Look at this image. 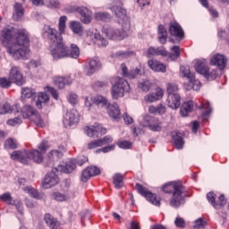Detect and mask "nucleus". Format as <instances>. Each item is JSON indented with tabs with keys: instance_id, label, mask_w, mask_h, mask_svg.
<instances>
[{
	"instance_id": "10",
	"label": "nucleus",
	"mask_w": 229,
	"mask_h": 229,
	"mask_svg": "<svg viewBox=\"0 0 229 229\" xmlns=\"http://www.w3.org/2000/svg\"><path fill=\"white\" fill-rule=\"evenodd\" d=\"M78 123H80V113H78V110L71 109L64 115L63 123L64 128L76 126Z\"/></svg>"
},
{
	"instance_id": "59",
	"label": "nucleus",
	"mask_w": 229,
	"mask_h": 229,
	"mask_svg": "<svg viewBox=\"0 0 229 229\" xmlns=\"http://www.w3.org/2000/svg\"><path fill=\"white\" fill-rule=\"evenodd\" d=\"M100 140V146H106V144H112V142H114V138H112V136H105L102 139H99Z\"/></svg>"
},
{
	"instance_id": "6",
	"label": "nucleus",
	"mask_w": 229,
	"mask_h": 229,
	"mask_svg": "<svg viewBox=\"0 0 229 229\" xmlns=\"http://www.w3.org/2000/svg\"><path fill=\"white\" fill-rule=\"evenodd\" d=\"M130 92V84L126 80L121 77L114 79V85L111 89V96L113 99H119V98H124V94Z\"/></svg>"
},
{
	"instance_id": "48",
	"label": "nucleus",
	"mask_w": 229,
	"mask_h": 229,
	"mask_svg": "<svg viewBox=\"0 0 229 229\" xmlns=\"http://www.w3.org/2000/svg\"><path fill=\"white\" fill-rule=\"evenodd\" d=\"M139 89H141L143 92H149L151 89V82L148 80L141 81L138 83Z\"/></svg>"
},
{
	"instance_id": "49",
	"label": "nucleus",
	"mask_w": 229,
	"mask_h": 229,
	"mask_svg": "<svg viewBox=\"0 0 229 229\" xmlns=\"http://www.w3.org/2000/svg\"><path fill=\"white\" fill-rule=\"evenodd\" d=\"M117 146L121 148V149H131V146H133V143L126 140H122L117 142Z\"/></svg>"
},
{
	"instance_id": "46",
	"label": "nucleus",
	"mask_w": 229,
	"mask_h": 229,
	"mask_svg": "<svg viewBox=\"0 0 229 229\" xmlns=\"http://www.w3.org/2000/svg\"><path fill=\"white\" fill-rule=\"evenodd\" d=\"M14 12L17 15L16 21H21V17L24 15V8H22V4L20 3H15Z\"/></svg>"
},
{
	"instance_id": "53",
	"label": "nucleus",
	"mask_w": 229,
	"mask_h": 229,
	"mask_svg": "<svg viewBox=\"0 0 229 229\" xmlns=\"http://www.w3.org/2000/svg\"><path fill=\"white\" fill-rule=\"evenodd\" d=\"M35 94V91L30 88H22L21 89V98H30L31 96Z\"/></svg>"
},
{
	"instance_id": "34",
	"label": "nucleus",
	"mask_w": 229,
	"mask_h": 229,
	"mask_svg": "<svg viewBox=\"0 0 229 229\" xmlns=\"http://www.w3.org/2000/svg\"><path fill=\"white\" fill-rule=\"evenodd\" d=\"M189 83L186 86L188 90H199L201 89V82L196 80V75H193L191 80H188Z\"/></svg>"
},
{
	"instance_id": "62",
	"label": "nucleus",
	"mask_w": 229,
	"mask_h": 229,
	"mask_svg": "<svg viewBox=\"0 0 229 229\" xmlns=\"http://www.w3.org/2000/svg\"><path fill=\"white\" fill-rule=\"evenodd\" d=\"M194 229H204L205 228V221L201 218H199L195 221V225L193 226Z\"/></svg>"
},
{
	"instance_id": "4",
	"label": "nucleus",
	"mask_w": 229,
	"mask_h": 229,
	"mask_svg": "<svg viewBox=\"0 0 229 229\" xmlns=\"http://www.w3.org/2000/svg\"><path fill=\"white\" fill-rule=\"evenodd\" d=\"M163 191L166 194L173 192V197L170 200L171 207L174 208H179L183 203H185V198L187 196V190L183 184L180 182H172L163 186Z\"/></svg>"
},
{
	"instance_id": "56",
	"label": "nucleus",
	"mask_w": 229,
	"mask_h": 229,
	"mask_svg": "<svg viewBox=\"0 0 229 229\" xmlns=\"http://www.w3.org/2000/svg\"><path fill=\"white\" fill-rule=\"evenodd\" d=\"M88 171L89 172L90 176H98V174H101V170L98 166H88Z\"/></svg>"
},
{
	"instance_id": "27",
	"label": "nucleus",
	"mask_w": 229,
	"mask_h": 229,
	"mask_svg": "<svg viewBox=\"0 0 229 229\" xmlns=\"http://www.w3.org/2000/svg\"><path fill=\"white\" fill-rule=\"evenodd\" d=\"M19 112V106H10L8 103L0 104V114H18Z\"/></svg>"
},
{
	"instance_id": "40",
	"label": "nucleus",
	"mask_w": 229,
	"mask_h": 229,
	"mask_svg": "<svg viewBox=\"0 0 229 229\" xmlns=\"http://www.w3.org/2000/svg\"><path fill=\"white\" fill-rule=\"evenodd\" d=\"M170 51L172 53H168V58L172 60L173 62L178 60L180 58V47L179 46H174L170 48Z\"/></svg>"
},
{
	"instance_id": "11",
	"label": "nucleus",
	"mask_w": 229,
	"mask_h": 229,
	"mask_svg": "<svg viewBox=\"0 0 229 229\" xmlns=\"http://www.w3.org/2000/svg\"><path fill=\"white\" fill-rule=\"evenodd\" d=\"M58 169L53 168L51 172L47 173L42 182V187L44 189H51V187H55L60 182L58 178V174L56 173Z\"/></svg>"
},
{
	"instance_id": "2",
	"label": "nucleus",
	"mask_w": 229,
	"mask_h": 229,
	"mask_svg": "<svg viewBox=\"0 0 229 229\" xmlns=\"http://www.w3.org/2000/svg\"><path fill=\"white\" fill-rule=\"evenodd\" d=\"M2 37L4 40L13 41V44L7 47V53L14 60H28L30 56V33L28 30L22 29L16 33L15 30L5 29L2 32Z\"/></svg>"
},
{
	"instance_id": "41",
	"label": "nucleus",
	"mask_w": 229,
	"mask_h": 229,
	"mask_svg": "<svg viewBox=\"0 0 229 229\" xmlns=\"http://www.w3.org/2000/svg\"><path fill=\"white\" fill-rule=\"evenodd\" d=\"M93 103L95 105H98V106H108V99L106 98L101 96V95H97L93 98Z\"/></svg>"
},
{
	"instance_id": "28",
	"label": "nucleus",
	"mask_w": 229,
	"mask_h": 229,
	"mask_svg": "<svg viewBox=\"0 0 229 229\" xmlns=\"http://www.w3.org/2000/svg\"><path fill=\"white\" fill-rule=\"evenodd\" d=\"M76 159H71L65 164V165H59L58 169H60L62 173L69 174L76 169Z\"/></svg>"
},
{
	"instance_id": "33",
	"label": "nucleus",
	"mask_w": 229,
	"mask_h": 229,
	"mask_svg": "<svg viewBox=\"0 0 229 229\" xmlns=\"http://www.w3.org/2000/svg\"><path fill=\"white\" fill-rule=\"evenodd\" d=\"M148 112L154 115H164V114H165V106L162 104H159L157 106H148Z\"/></svg>"
},
{
	"instance_id": "21",
	"label": "nucleus",
	"mask_w": 229,
	"mask_h": 229,
	"mask_svg": "<svg viewBox=\"0 0 229 229\" xmlns=\"http://www.w3.org/2000/svg\"><path fill=\"white\" fill-rule=\"evenodd\" d=\"M106 110L109 117L112 119H114L115 121L121 119V109H119L117 103L108 104Z\"/></svg>"
},
{
	"instance_id": "14",
	"label": "nucleus",
	"mask_w": 229,
	"mask_h": 229,
	"mask_svg": "<svg viewBox=\"0 0 229 229\" xmlns=\"http://www.w3.org/2000/svg\"><path fill=\"white\" fill-rule=\"evenodd\" d=\"M122 74L123 78H129V80H135L139 75L142 74L143 69L142 66H138L134 70L128 71V67L126 64H121Z\"/></svg>"
},
{
	"instance_id": "47",
	"label": "nucleus",
	"mask_w": 229,
	"mask_h": 229,
	"mask_svg": "<svg viewBox=\"0 0 229 229\" xmlns=\"http://www.w3.org/2000/svg\"><path fill=\"white\" fill-rule=\"evenodd\" d=\"M0 201H3L7 205H13V199L12 198V194L10 192H5L0 195Z\"/></svg>"
},
{
	"instance_id": "38",
	"label": "nucleus",
	"mask_w": 229,
	"mask_h": 229,
	"mask_svg": "<svg viewBox=\"0 0 229 229\" xmlns=\"http://www.w3.org/2000/svg\"><path fill=\"white\" fill-rule=\"evenodd\" d=\"M158 40L160 44H165L167 42V30L164 25L158 26Z\"/></svg>"
},
{
	"instance_id": "52",
	"label": "nucleus",
	"mask_w": 229,
	"mask_h": 229,
	"mask_svg": "<svg viewBox=\"0 0 229 229\" xmlns=\"http://www.w3.org/2000/svg\"><path fill=\"white\" fill-rule=\"evenodd\" d=\"M38 149H39V153H46L47 149H49V142L47 140H43L38 145Z\"/></svg>"
},
{
	"instance_id": "44",
	"label": "nucleus",
	"mask_w": 229,
	"mask_h": 229,
	"mask_svg": "<svg viewBox=\"0 0 229 229\" xmlns=\"http://www.w3.org/2000/svg\"><path fill=\"white\" fill-rule=\"evenodd\" d=\"M48 101H49V96L46 93H41L38 97L36 106H38V108H42V103H47Z\"/></svg>"
},
{
	"instance_id": "16",
	"label": "nucleus",
	"mask_w": 229,
	"mask_h": 229,
	"mask_svg": "<svg viewBox=\"0 0 229 229\" xmlns=\"http://www.w3.org/2000/svg\"><path fill=\"white\" fill-rule=\"evenodd\" d=\"M86 133L88 137H99V135H105L106 133V128H104L103 125L96 123L92 128L86 127Z\"/></svg>"
},
{
	"instance_id": "18",
	"label": "nucleus",
	"mask_w": 229,
	"mask_h": 229,
	"mask_svg": "<svg viewBox=\"0 0 229 229\" xmlns=\"http://www.w3.org/2000/svg\"><path fill=\"white\" fill-rule=\"evenodd\" d=\"M169 33L172 37H176L177 38H183V29L176 21H171L169 24Z\"/></svg>"
},
{
	"instance_id": "7",
	"label": "nucleus",
	"mask_w": 229,
	"mask_h": 229,
	"mask_svg": "<svg viewBox=\"0 0 229 229\" xmlns=\"http://www.w3.org/2000/svg\"><path fill=\"white\" fill-rule=\"evenodd\" d=\"M196 72L201 74L206 80H216L219 76L217 70H209L205 60H198L194 65Z\"/></svg>"
},
{
	"instance_id": "20",
	"label": "nucleus",
	"mask_w": 229,
	"mask_h": 229,
	"mask_svg": "<svg viewBox=\"0 0 229 229\" xmlns=\"http://www.w3.org/2000/svg\"><path fill=\"white\" fill-rule=\"evenodd\" d=\"M148 65L154 72H166L167 71V66L157 60H148Z\"/></svg>"
},
{
	"instance_id": "12",
	"label": "nucleus",
	"mask_w": 229,
	"mask_h": 229,
	"mask_svg": "<svg viewBox=\"0 0 229 229\" xmlns=\"http://www.w3.org/2000/svg\"><path fill=\"white\" fill-rule=\"evenodd\" d=\"M9 80L12 83H15L18 87H22L23 83H26L24 77L21 72V68L17 66H13L9 72Z\"/></svg>"
},
{
	"instance_id": "55",
	"label": "nucleus",
	"mask_w": 229,
	"mask_h": 229,
	"mask_svg": "<svg viewBox=\"0 0 229 229\" xmlns=\"http://www.w3.org/2000/svg\"><path fill=\"white\" fill-rule=\"evenodd\" d=\"M95 19L97 21H106L107 19H110V14H108L106 13H96Z\"/></svg>"
},
{
	"instance_id": "58",
	"label": "nucleus",
	"mask_w": 229,
	"mask_h": 229,
	"mask_svg": "<svg viewBox=\"0 0 229 229\" xmlns=\"http://www.w3.org/2000/svg\"><path fill=\"white\" fill-rule=\"evenodd\" d=\"M90 178H92V175H90L89 169L88 168L84 169L83 172L81 173V182L85 183L89 182Z\"/></svg>"
},
{
	"instance_id": "24",
	"label": "nucleus",
	"mask_w": 229,
	"mask_h": 229,
	"mask_svg": "<svg viewBox=\"0 0 229 229\" xmlns=\"http://www.w3.org/2000/svg\"><path fill=\"white\" fill-rule=\"evenodd\" d=\"M53 81L55 86L59 89H65V85H71L72 83V79L70 77H54Z\"/></svg>"
},
{
	"instance_id": "45",
	"label": "nucleus",
	"mask_w": 229,
	"mask_h": 229,
	"mask_svg": "<svg viewBox=\"0 0 229 229\" xmlns=\"http://www.w3.org/2000/svg\"><path fill=\"white\" fill-rule=\"evenodd\" d=\"M180 89L178 88V84L174 83V82H169L166 85V92L168 94V96H171V94H178V90Z\"/></svg>"
},
{
	"instance_id": "5",
	"label": "nucleus",
	"mask_w": 229,
	"mask_h": 229,
	"mask_svg": "<svg viewBox=\"0 0 229 229\" xmlns=\"http://www.w3.org/2000/svg\"><path fill=\"white\" fill-rule=\"evenodd\" d=\"M12 160H17L21 164L28 165L30 160H33L36 164H42L44 162V154L38 149L32 150H14L11 153Z\"/></svg>"
},
{
	"instance_id": "64",
	"label": "nucleus",
	"mask_w": 229,
	"mask_h": 229,
	"mask_svg": "<svg viewBox=\"0 0 229 229\" xmlns=\"http://www.w3.org/2000/svg\"><path fill=\"white\" fill-rule=\"evenodd\" d=\"M68 101L69 103H71V105H76V103H78V95L74 93H70Z\"/></svg>"
},
{
	"instance_id": "9",
	"label": "nucleus",
	"mask_w": 229,
	"mask_h": 229,
	"mask_svg": "<svg viewBox=\"0 0 229 229\" xmlns=\"http://www.w3.org/2000/svg\"><path fill=\"white\" fill-rule=\"evenodd\" d=\"M136 191L139 192V194L146 198V199L152 205L160 207V198L148 191V189H146V187L142 186L140 183H136Z\"/></svg>"
},
{
	"instance_id": "50",
	"label": "nucleus",
	"mask_w": 229,
	"mask_h": 229,
	"mask_svg": "<svg viewBox=\"0 0 229 229\" xmlns=\"http://www.w3.org/2000/svg\"><path fill=\"white\" fill-rule=\"evenodd\" d=\"M0 87L1 89H10V87H12V81L10 78L7 79L6 77H1Z\"/></svg>"
},
{
	"instance_id": "32",
	"label": "nucleus",
	"mask_w": 229,
	"mask_h": 229,
	"mask_svg": "<svg viewBox=\"0 0 229 229\" xmlns=\"http://www.w3.org/2000/svg\"><path fill=\"white\" fill-rule=\"evenodd\" d=\"M47 157L50 161L49 165H53V162H56V160L62 158V157H64V153L61 150L53 149L48 153Z\"/></svg>"
},
{
	"instance_id": "35",
	"label": "nucleus",
	"mask_w": 229,
	"mask_h": 229,
	"mask_svg": "<svg viewBox=\"0 0 229 229\" xmlns=\"http://www.w3.org/2000/svg\"><path fill=\"white\" fill-rule=\"evenodd\" d=\"M70 29L73 33H75V35H79V37L83 35V26H81L80 21H72L70 23Z\"/></svg>"
},
{
	"instance_id": "26",
	"label": "nucleus",
	"mask_w": 229,
	"mask_h": 229,
	"mask_svg": "<svg viewBox=\"0 0 229 229\" xmlns=\"http://www.w3.org/2000/svg\"><path fill=\"white\" fill-rule=\"evenodd\" d=\"M192 110H194V101L192 100L186 101L181 106V109H180L181 115L182 117H187V115H189V114H191Z\"/></svg>"
},
{
	"instance_id": "43",
	"label": "nucleus",
	"mask_w": 229,
	"mask_h": 229,
	"mask_svg": "<svg viewBox=\"0 0 229 229\" xmlns=\"http://www.w3.org/2000/svg\"><path fill=\"white\" fill-rule=\"evenodd\" d=\"M19 143H17V140H13L12 138H8L4 143L5 149H17Z\"/></svg>"
},
{
	"instance_id": "30",
	"label": "nucleus",
	"mask_w": 229,
	"mask_h": 229,
	"mask_svg": "<svg viewBox=\"0 0 229 229\" xmlns=\"http://www.w3.org/2000/svg\"><path fill=\"white\" fill-rule=\"evenodd\" d=\"M92 40L94 44H96L99 47H106V46H108V41L106 40V38H103L98 32H95L93 34Z\"/></svg>"
},
{
	"instance_id": "51",
	"label": "nucleus",
	"mask_w": 229,
	"mask_h": 229,
	"mask_svg": "<svg viewBox=\"0 0 229 229\" xmlns=\"http://www.w3.org/2000/svg\"><path fill=\"white\" fill-rule=\"evenodd\" d=\"M52 196L53 199H55V201H67L69 199V197H67V195L60 192H54Z\"/></svg>"
},
{
	"instance_id": "25",
	"label": "nucleus",
	"mask_w": 229,
	"mask_h": 229,
	"mask_svg": "<svg viewBox=\"0 0 229 229\" xmlns=\"http://www.w3.org/2000/svg\"><path fill=\"white\" fill-rule=\"evenodd\" d=\"M44 219L48 228L60 229V222L56 218H55L51 214H46Z\"/></svg>"
},
{
	"instance_id": "39",
	"label": "nucleus",
	"mask_w": 229,
	"mask_h": 229,
	"mask_svg": "<svg viewBox=\"0 0 229 229\" xmlns=\"http://www.w3.org/2000/svg\"><path fill=\"white\" fill-rule=\"evenodd\" d=\"M30 121L34 123V124L38 128H44L46 126L44 120H42V117H40V114H38V111L34 114V115H32Z\"/></svg>"
},
{
	"instance_id": "31",
	"label": "nucleus",
	"mask_w": 229,
	"mask_h": 229,
	"mask_svg": "<svg viewBox=\"0 0 229 229\" xmlns=\"http://www.w3.org/2000/svg\"><path fill=\"white\" fill-rule=\"evenodd\" d=\"M37 110L31 106H25L21 109V115L23 119H31L35 115Z\"/></svg>"
},
{
	"instance_id": "15",
	"label": "nucleus",
	"mask_w": 229,
	"mask_h": 229,
	"mask_svg": "<svg viewBox=\"0 0 229 229\" xmlns=\"http://www.w3.org/2000/svg\"><path fill=\"white\" fill-rule=\"evenodd\" d=\"M99 69H101V62H99V59L93 58L88 62V64L84 68V72L87 76H92Z\"/></svg>"
},
{
	"instance_id": "19",
	"label": "nucleus",
	"mask_w": 229,
	"mask_h": 229,
	"mask_svg": "<svg viewBox=\"0 0 229 229\" xmlns=\"http://www.w3.org/2000/svg\"><path fill=\"white\" fill-rule=\"evenodd\" d=\"M78 13L81 15V21L83 24H90V21H92V12L89 10L87 7H78Z\"/></svg>"
},
{
	"instance_id": "37",
	"label": "nucleus",
	"mask_w": 229,
	"mask_h": 229,
	"mask_svg": "<svg viewBox=\"0 0 229 229\" xmlns=\"http://www.w3.org/2000/svg\"><path fill=\"white\" fill-rule=\"evenodd\" d=\"M200 108L202 110L201 118L203 119V121H207V119H208V116L210 115V112H212V108L210 107V103L208 102L202 103Z\"/></svg>"
},
{
	"instance_id": "3",
	"label": "nucleus",
	"mask_w": 229,
	"mask_h": 229,
	"mask_svg": "<svg viewBox=\"0 0 229 229\" xmlns=\"http://www.w3.org/2000/svg\"><path fill=\"white\" fill-rule=\"evenodd\" d=\"M114 13L118 24H121L122 30L115 29L112 26L105 25L102 28V33L111 40H123L128 37V30H130V18L126 15V10L121 6L111 7Z\"/></svg>"
},
{
	"instance_id": "8",
	"label": "nucleus",
	"mask_w": 229,
	"mask_h": 229,
	"mask_svg": "<svg viewBox=\"0 0 229 229\" xmlns=\"http://www.w3.org/2000/svg\"><path fill=\"white\" fill-rule=\"evenodd\" d=\"M143 128H148L150 131H162V122L154 116L147 114L141 122Z\"/></svg>"
},
{
	"instance_id": "60",
	"label": "nucleus",
	"mask_w": 229,
	"mask_h": 229,
	"mask_svg": "<svg viewBox=\"0 0 229 229\" xmlns=\"http://www.w3.org/2000/svg\"><path fill=\"white\" fill-rule=\"evenodd\" d=\"M174 225L177 226V228H185L186 225L185 220L180 216L175 218Z\"/></svg>"
},
{
	"instance_id": "23",
	"label": "nucleus",
	"mask_w": 229,
	"mask_h": 229,
	"mask_svg": "<svg viewBox=\"0 0 229 229\" xmlns=\"http://www.w3.org/2000/svg\"><path fill=\"white\" fill-rule=\"evenodd\" d=\"M164 98V89L161 88H157L155 93H150L145 97L146 101L148 103H155V101H159Z\"/></svg>"
},
{
	"instance_id": "36",
	"label": "nucleus",
	"mask_w": 229,
	"mask_h": 229,
	"mask_svg": "<svg viewBox=\"0 0 229 229\" xmlns=\"http://www.w3.org/2000/svg\"><path fill=\"white\" fill-rule=\"evenodd\" d=\"M124 175L121 174H115L113 177V183L115 189H123L124 187Z\"/></svg>"
},
{
	"instance_id": "42",
	"label": "nucleus",
	"mask_w": 229,
	"mask_h": 229,
	"mask_svg": "<svg viewBox=\"0 0 229 229\" xmlns=\"http://www.w3.org/2000/svg\"><path fill=\"white\" fill-rule=\"evenodd\" d=\"M181 76L186 78V80H192L194 73L191 72V68L189 66H181L180 68Z\"/></svg>"
},
{
	"instance_id": "63",
	"label": "nucleus",
	"mask_w": 229,
	"mask_h": 229,
	"mask_svg": "<svg viewBox=\"0 0 229 229\" xmlns=\"http://www.w3.org/2000/svg\"><path fill=\"white\" fill-rule=\"evenodd\" d=\"M157 56H169V52L164 47H157Z\"/></svg>"
},
{
	"instance_id": "13",
	"label": "nucleus",
	"mask_w": 229,
	"mask_h": 229,
	"mask_svg": "<svg viewBox=\"0 0 229 229\" xmlns=\"http://www.w3.org/2000/svg\"><path fill=\"white\" fill-rule=\"evenodd\" d=\"M207 199L216 208V210H221L226 205V198L224 194L218 197V199L216 200V193L208 192L207 194Z\"/></svg>"
},
{
	"instance_id": "57",
	"label": "nucleus",
	"mask_w": 229,
	"mask_h": 229,
	"mask_svg": "<svg viewBox=\"0 0 229 229\" xmlns=\"http://www.w3.org/2000/svg\"><path fill=\"white\" fill-rule=\"evenodd\" d=\"M24 191L29 194L31 198H38V191L31 187H25Z\"/></svg>"
},
{
	"instance_id": "29",
	"label": "nucleus",
	"mask_w": 229,
	"mask_h": 229,
	"mask_svg": "<svg viewBox=\"0 0 229 229\" xmlns=\"http://www.w3.org/2000/svg\"><path fill=\"white\" fill-rule=\"evenodd\" d=\"M173 140L176 149H183V145L185 144V141H183V134L181 132H174Z\"/></svg>"
},
{
	"instance_id": "61",
	"label": "nucleus",
	"mask_w": 229,
	"mask_h": 229,
	"mask_svg": "<svg viewBox=\"0 0 229 229\" xmlns=\"http://www.w3.org/2000/svg\"><path fill=\"white\" fill-rule=\"evenodd\" d=\"M96 148H101V141L99 140L90 141L88 144V149H96Z\"/></svg>"
},
{
	"instance_id": "17",
	"label": "nucleus",
	"mask_w": 229,
	"mask_h": 229,
	"mask_svg": "<svg viewBox=\"0 0 229 229\" xmlns=\"http://www.w3.org/2000/svg\"><path fill=\"white\" fill-rule=\"evenodd\" d=\"M166 103L169 108L176 110L180 108V105H182V98L179 94H170L167 96Z\"/></svg>"
},
{
	"instance_id": "1",
	"label": "nucleus",
	"mask_w": 229,
	"mask_h": 229,
	"mask_svg": "<svg viewBox=\"0 0 229 229\" xmlns=\"http://www.w3.org/2000/svg\"><path fill=\"white\" fill-rule=\"evenodd\" d=\"M67 22V16H61L58 23V30L56 29L47 26L43 30L44 38H47L50 42L49 51L54 60H60L62 58H73L78 60L80 58V47L76 44H72L69 47L64 44V38L62 35L65 33V24Z\"/></svg>"
},
{
	"instance_id": "22",
	"label": "nucleus",
	"mask_w": 229,
	"mask_h": 229,
	"mask_svg": "<svg viewBox=\"0 0 229 229\" xmlns=\"http://www.w3.org/2000/svg\"><path fill=\"white\" fill-rule=\"evenodd\" d=\"M210 62L213 65H217L218 69L223 70L225 67H226L227 60L225 55L216 54L212 56Z\"/></svg>"
},
{
	"instance_id": "54",
	"label": "nucleus",
	"mask_w": 229,
	"mask_h": 229,
	"mask_svg": "<svg viewBox=\"0 0 229 229\" xmlns=\"http://www.w3.org/2000/svg\"><path fill=\"white\" fill-rule=\"evenodd\" d=\"M21 123H22V118L21 116H17L15 118L9 119L7 121V124L9 126H19V124H21Z\"/></svg>"
}]
</instances>
